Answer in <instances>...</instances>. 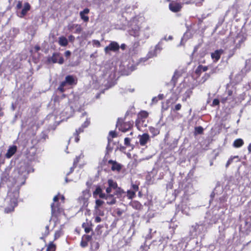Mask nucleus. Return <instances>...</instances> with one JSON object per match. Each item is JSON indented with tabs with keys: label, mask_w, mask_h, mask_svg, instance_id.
<instances>
[{
	"label": "nucleus",
	"mask_w": 251,
	"mask_h": 251,
	"mask_svg": "<svg viewBox=\"0 0 251 251\" xmlns=\"http://www.w3.org/2000/svg\"><path fill=\"white\" fill-rule=\"evenodd\" d=\"M9 168L6 169L2 174L1 179L2 182L9 181L13 184V188L9 191L6 201L9 206L5 208V212L8 213L12 212L17 206L18 198H19V191L20 187L24 185L25 181V176L23 174H20L19 170H15L11 177L9 176Z\"/></svg>",
	"instance_id": "1"
},
{
	"label": "nucleus",
	"mask_w": 251,
	"mask_h": 251,
	"mask_svg": "<svg viewBox=\"0 0 251 251\" xmlns=\"http://www.w3.org/2000/svg\"><path fill=\"white\" fill-rule=\"evenodd\" d=\"M162 49V48L159 43L158 44L155 46L153 49L149 51L146 57L141 58L140 61L144 62L150 58L156 56L157 54L160 52Z\"/></svg>",
	"instance_id": "2"
},
{
	"label": "nucleus",
	"mask_w": 251,
	"mask_h": 251,
	"mask_svg": "<svg viewBox=\"0 0 251 251\" xmlns=\"http://www.w3.org/2000/svg\"><path fill=\"white\" fill-rule=\"evenodd\" d=\"M148 116V113L145 111H141L138 114V118L136 121L135 124L139 129H140L141 125L143 124Z\"/></svg>",
	"instance_id": "3"
},
{
	"label": "nucleus",
	"mask_w": 251,
	"mask_h": 251,
	"mask_svg": "<svg viewBox=\"0 0 251 251\" xmlns=\"http://www.w3.org/2000/svg\"><path fill=\"white\" fill-rule=\"evenodd\" d=\"M108 185L111 188H112L115 195H117V197H119L123 193V191L118 187L117 183L112 179H108L107 181Z\"/></svg>",
	"instance_id": "4"
},
{
	"label": "nucleus",
	"mask_w": 251,
	"mask_h": 251,
	"mask_svg": "<svg viewBox=\"0 0 251 251\" xmlns=\"http://www.w3.org/2000/svg\"><path fill=\"white\" fill-rule=\"evenodd\" d=\"M79 121L82 123L81 127L79 128V133L83 131L84 128L88 126L90 124V119L88 118L86 112L82 113V116L79 118Z\"/></svg>",
	"instance_id": "5"
},
{
	"label": "nucleus",
	"mask_w": 251,
	"mask_h": 251,
	"mask_svg": "<svg viewBox=\"0 0 251 251\" xmlns=\"http://www.w3.org/2000/svg\"><path fill=\"white\" fill-rule=\"evenodd\" d=\"M119 48L120 46L118 43L112 41L108 46L104 48V51L106 53H107L109 51H117L119 50Z\"/></svg>",
	"instance_id": "6"
},
{
	"label": "nucleus",
	"mask_w": 251,
	"mask_h": 251,
	"mask_svg": "<svg viewBox=\"0 0 251 251\" xmlns=\"http://www.w3.org/2000/svg\"><path fill=\"white\" fill-rule=\"evenodd\" d=\"M48 61L49 63H58L60 64H63L64 59L62 57L60 56L58 53H54L52 56L50 57Z\"/></svg>",
	"instance_id": "7"
},
{
	"label": "nucleus",
	"mask_w": 251,
	"mask_h": 251,
	"mask_svg": "<svg viewBox=\"0 0 251 251\" xmlns=\"http://www.w3.org/2000/svg\"><path fill=\"white\" fill-rule=\"evenodd\" d=\"M204 229L202 225H199L196 224L192 226L191 232L194 234V236L198 235L203 231Z\"/></svg>",
	"instance_id": "8"
},
{
	"label": "nucleus",
	"mask_w": 251,
	"mask_h": 251,
	"mask_svg": "<svg viewBox=\"0 0 251 251\" xmlns=\"http://www.w3.org/2000/svg\"><path fill=\"white\" fill-rule=\"evenodd\" d=\"M224 53V50L222 49L216 50L214 52L211 53V57L213 61L216 62L218 61L221 57V55Z\"/></svg>",
	"instance_id": "9"
},
{
	"label": "nucleus",
	"mask_w": 251,
	"mask_h": 251,
	"mask_svg": "<svg viewBox=\"0 0 251 251\" xmlns=\"http://www.w3.org/2000/svg\"><path fill=\"white\" fill-rule=\"evenodd\" d=\"M115 196H117V195H115L114 193L111 194H106L105 195V198L103 199L107 201V203L108 204L112 205L116 202V197Z\"/></svg>",
	"instance_id": "10"
},
{
	"label": "nucleus",
	"mask_w": 251,
	"mask_h": 251,
	"mask_svg": "<svg viewBox=\"0 0 251 251\" xmlns=\"http://www.w3.org/2000/svg\"><path fill=\"white\" fill-rule=\"evenodd\" d=\"M51 207L52 214L56 217L58 216L59 214H61L63 212V209L58 206L57 203H52L51 205Z\"/></svg>",
	"instance_id": "11"
},
{
	"label": "nucleus",
	"mask_w": 251,
	"mask_h": 251,
	"mask_svg": "<svg viewBox=\"0 0 251 251\" xmlns=\"http://www.w3.org/2000/svg\"><path fill=\"white\" fill-rule=\"evenodd\" d=\"M181 8V4L177 2H172L169 4V8L170 10L174 12L179 11Z\"/></svg>",
	"instance_id": "12"
},
{
	"label": "nucleus",
	"mask_w": 251,
	"mask_h": 251,
	"mask_svg": "<svg viewBox=\"0 0 251 251\" xmlns=\"http://www.w3.org/2000/svg\"><path fill=\"white\" fill-rule=\"evenodd\" d=\"M30 4L28 2L25 3L22 11L20 12L17 13L18 16L20 18H23L26 14L27 12L30 10Z\"/></svg>",
	"instance_id": "13"
},
{
	"label": "nucleus",
	"mask_w": 251,
	"mask_h": 251,
	"mask_svg": "<svg viewBox=\"0 0 251 251\" xmlns=\"http://www.w3.org/2000/svg\"><path fill=\"white\" fill-rule=\"evenodd\" d=\"M149 140L150 136L148 133H144L139 136V143L140 145L142 146L146 145Z\"/></svg>",
	"instance_id": "14"
},
{
	"label": "nucleus",
	"mask_w": 251,
	"mask_h": 251,
	"mask_svg": "<svg viewBox=\"0 0 251 251\" xmlns=\"http://www.w3.org/2000/svg\"><path fill=\"white\" fill-rule=\"evenodd\" d=\"M17 148L16 146L13 145L10 146L6 153L5 154V157L7 158H11L16 152Z\"/></svg>",
	"instance_id": "15"
},
{
	"label": "nucleus",
	"mask_w": 251,
	"mask_h": 251,
	"mask_svg": "<svg viewBox=\"0 0 251 251\" xmlns=\"http://www.w3.org/2000/svg\"><path fill=\"white\" fill-rule=\"evenodd\" d=\"M108 163L112 165L111 170L113 171H116L119 172L122 168L121 165L117 163L116 161L110 160L108 161Z\"/></svg>",
	"instance_id": "16"
},
{
	"label": "nucleus",
	"mask_w": 251,
	"mask_h": 251,
	"mask_svg": "<svg viewBox=\"0 0 251 251\" xmlns=\"http://www.w3.org/2000/svg\"><path fill=\"white\" fill-rule=\"evenodd\" d=\"M89 11L90 10L88 8H85L79 13V16L81 19L85 22H87L89 21V18L87 16V14L89 13Z\"/></svg>",
	"instance_id": "17"
},
{
	"label": "nucleus",
	"mask_w": 251,
	"mask_h": 251,
	"mask_svg": "<svg viewBox=\"0 0 251 251\" xmlns=\"http://www.w3.org/2000/svg\"><path fill=\"white\" fill-rule=\"evenodd\" d=\"M65 81L67 84L74 85L76 84L77 80L72 75H67L65 77Z\"/></svg>",
	"instance_id": "18"
},
{
	"label": "nucleus",
	"mask_w": 251,
	"mask_h": 251,
	"mask_svg": "<svg viewBox=\"0 0 251 251\" xmlns=\"http://www.w3.org/2000/svg\"><path fill=\"white\" fill-rule=\"evenodd\" d=\"M105 194L102 193V190L100 187H97L96 190L93 192V196L95 198H96L97 195H99L100 198L103 199L105 198Z\"/></svg>",
	"instance_id": "19"
},
{
	"label": "nucleus",
	"mask_w": 251,
	"mask_h": 251,
	"mask_svg": "<svg viewBox=\"0 0 251 251\" xmlns=\"http://www.w3.org/2000/svg\"><path fill=\"white\" fill-rule=\"evenodd\" d=\"M244 41V39L243 37L241 36H237L234 39V43L235 44V48H239L242 43Z\"/></svg>",
	"instance_id": "20"
},
{
	"label": "nucleus",
	"mask_w": 251,
	"mask_h": 251,
	"mask_svg": "<svg viewBox=\"0 0 251 251\" xmlns=\"http://www.w3.org/2000/svg\"><path fill=\"white\" fill-rule=\"evenodd\" d=\"M182 213L187 216L190 215V208L185 204L182 203L181 206Z\"/></svg>",
	"instance_id": "21"
},
{
	"label": "nucleus",
	"mask_w": 251,
	"mask_h": 251,
	"mask_svg": "<svg viewBox=\"0 0 251 251\" xmlns=\"http://www.w3.org/2000/svg\"><path fill=\"white\" fill-rule=\"evenodd\" d=\"M243 144H244L243 140L241 138H239V139H236L234 141L233 144V146L234 148H238L242 147L243 145Z\"/></svg>",
	"instance_id": "22"
},
{
	"label": "nucleus",
	"mask_w": 251,
	"mask_h": 251,
	"mask_svg": "<svg viewBox=\"0 0 251 251\" xmlns=\"http://www.w3.org/2000/svg\"><path fill=\"white\" fill-rule=\"evenodd\" d=\"M82 227L84 229L85 232L87 233H89L92 230L91 225L88 222L84 223L82 225Z\"/></svg>",
	"instance_id": "23"
},
{
	"label": "nucleus",
	"mask_w": 251,
	"mask_h": 251,
	"mask_svg": "<svg viewBox=\"0 0 251 251\" xmlns=\"http://www.w3.org/2000/svg\"><path fill=\"white\" fill-rule=\"evenodd\" d=\"M150 132L152 134V137L157 136L159 134L160 130L157 128L151 126L149 128Z\"/></svg>",
	"instance_id": "24"
},
{
	"label": "nucleus",
	"mask_w": 251,
	"mask_h": 251,
	"mask_svg": "<svg viewBox=\"0 0 251 251\" xmlns=\"http://www.w3.org/2000/svg\"><path fill=\"white\" fill-rule=\"evenodd\" d=\"M58 43L61 46H66L68 44V40L64 36H61L59 38Z\"/></svg>",
	"instance_id": "25"
},
{
	"label": "nucleus",
	"mask_w": 251,
	"mask_h": 251,
	"mask_svg": "<svg viewBox=\"0 0 251 251\" xmlns=\"http://www.w3.org/2000/svg\"><path fill=\"white\" fill-rule=\"evenodd\" d=\"M130 205L135 209H140L142 206L141 204L137 201H132Z\"/></svg>",
	"instance_id": "26"
},
{
	"label": "nucleus",
	"mask_w": 251,
	"mask_h": 251,
	"mask_svg": "<svg viewBox=\"0 0 251 251\" xmlns=\"http://www.w3.org/2000/svg\"><path fill=\"white\" fill-rule=\"evenodd\" d=\"M103 208H95L94 213L96 216H103L104 214Z\"/></svg>",
	"instance_id": "27"
},
{
	"label": "nucleus",
	"mask_w": 251,
	"mask_h": 251,
	"mask_svg": "<svg viewBox=\"0 0 251 251\" xmlns=\"http://www.w3.org/2000/svg\"><path fill=\"white\" fill-rule=\"evenodd\" d=\"M104 203V201L99 199L96 200L94 208H103V205Z\"/></svg>",
	"instance_id": "28"
},
{
	"label": "nucleus",
	"mask_w": 251,
	"mask_h": 251,
	"mask_svg": "<svg viewBox=\"0 0 251 251\" xmlns=\"http://www.w3.org/2000/svg\"><path fill=\"white\" fill-rule=\"evenodd\" d=\"M55 245L52 242H50L47 247L46 251H55Z\"/></svg>",
	"instance_id": "29"
},
{
	"label": "nucleus",
	"mask_w": 251,
	"mask_h": 251,
	"mask_svg": "<svg viewBox=\"0 0 251 251\" xmlns=\"http://www.w3.org/2000/svg\"><path fill=\"white\" fill-rule=\"evenodd\" d=\"M208 67L207 66H203L202 65H200L197 69L196 72L198 73V72H205L207 70Z\"/></svg>",
	"instance_id": "30"
},
{
	"label": "nucleus",
	"mask_w": 251,
	"mask_h": 251,
	"mask_svg": "<svg viewBox=\"0 0 251 251\" xmlns=\"http://www.w3.org/2000/svg\"><path fill=\"white\" fill-rule=\"evenodd\" d=\"M63 234L62 231L61 229H59L55 231L54 236V240H55L57 239L58 238L60 237V236Z\"/></svg>",
	"instance_id": "31"
},
{
	"label": "nucleus",
	"mask_w": 251,
	"mask_h": 251,
	"mask_svg": "<svg viewBox=\"0 0 251 251\" xmlns=\"http://www.w3.org/2000/svg\"><path fill=\"white\" fill-rule=\"evenodd\" d=\"M135 195V192L132 190H128L127 192V197L129 199H132Z\"/></svg>",
	"instance_id": "32"
},
{
	"label": "nucleus",
	"mask_w": 251,
	"mask_h": 251,
	"mask_svg": "<svg viewBox=\"0 0 251 251\" xmlns=\"http://www.w3.org/2000/svg\"><path fill=\"white\" fill-rule=\"evenodd\" d=\"M238 158V156H233V157H231L227 161V162H226V168H227L229 165L230 164H231V163L233 162V160L234 158Z\"/></svg>",
	"instance_id": "33"
},
{
	"label": "nucleus",
	"mask_w": 251,
	"mask_h": 251,
	"mask_svg": "<svg viewBox=\"0 0 251 251\" xmlns=\"http://www.w3.org/2000/svg\"><path fill=\"white\" fill-rule=\"evenodd\" d=\"M93 45L94 46H95L97 48L100 47V43L99 41L97 40H94L92 41Z\"/></svg>",
	"instance_id": "34"
},
{
	"label": "nucleus",
	"mask_w": 251,
	"mask_h": 251,
	"mask_svg": "<svg viewBox=\"0 0 251 251\" xmlns=\"http://www.w3.org/2000/svg\"><path fill=\"white\" fill-rule=\"evenodd\" d=\"M82 239L87 242H88L91 240L92 236L91 235H84L82 237Z\"/></svg>",
	"instance_id": "35"
},
{
	"label": "nucleus",
	"mask_w": 251,
	"mask_h": 251,
	"mask_svg": "<svg viewBox=\"0 0 251 251\" xmlns=\"http://www.w3.org/2000/svg\"><path fill=\"white\" fill-rule=\"evenodd\" d=\"M83 195L84 196V199L87 200L90 197V193L88 191L86 190L83 192Z\"/></svg>",
	"instance_id": "36"
},
{
	"label": "nucleus",
	"mask_w": 251,
	"mask_h": 251,
	"mask_svg": "<svg viewBox=\"0 0 251 251\" xmlns=\"http://www.w3.org/2000/svg\"><path fill=\"white\" fill-rule=\"evenodd\" d=\"M106 194H111V193H112V194H113V190L112 188H111L109 186H108V187H107L106 188Z\"/></svg>",
	"instance_id": "37"
},
{
	"label": "nucleus",
	"mask_w": 251,
	"mask_h": 251,
	"mask_svg": "<svg viewBox=\"0 0 251 251\" xmlns=\"http://www.w3.org/2000/svg\"><path fill=\"white\" fill-rule=\"evenodd\" d=\"M195 130L198 133L201 134L203 131V128L201 126H198L195 128Z\"/></svg>",
	"instance_id": "38"
},
{
	"label": "nucleus",
	"mask_w": 251,
	"mask_h": 251,
	"mask_svg": "<svg viewBox=\"0 0 251 251\" xmlns=\"http://www.w3.org/2000/svg\"><path fill=\"white\" fill-rule=\"evenodd\" d=\"M152 231V229H151V228L149 229V231L150 234H149L146 236V238L147 239H150L151 238Z\"/></svg>",
	"instance_id": "39"
},
{
	"label": "nucleus",
	"mask_w": 251,
	"mask_h": 251,
	"mask_svg": "<svg viewBox=\"0 0 251 251\" xmlns=\"http://www.w3.org/2000/svg\"><path fill=\"white\" fill-rule=\"evenodd\" d=\"M219 100H218V99H214L213 100V102H212V105L213 106H216V105H218L219 104Z\"/></svg>",
	"instance_id": "40"
},
{
	"label": "nucleus",
	"mask_w": 251,
	"mask_h": 251,
	"mask_svg": "<svg viewBox=\"0 0 251 251\" xmlns=\"http://www.w3.org/2000/svg\"><path fill=\"white\" fill-rule=\"evenodd\" d=\"M22 7V2L19 1L16 5V9L17 10L20 9Z\"/></svg>",
	"instance_id": "41"
},
{
	"label": "nucleus",
	"mask_w": 251,
	"mask_h": 251,
	"mask_svg": "<svg viewBox=\"0 0 251 251\" xmlns=\"http://www.w3.org/2000/svg\"><path fill=\"white\" fill-rule=\"evenodd\" d=\"M132 191H133L135 192H136L138 190V185H137L136 184H132Z\"/></svg>",
	"instance_id": "42"
},
{
	"label": "nucleus",
	"mask_w": 251,
	"mask_h": 251,
	"mask_svg": "<svg viewBox=\"0 0 251 251\" xmlns=\"http://www.w3.org/2000/svg\"><path fill=\"white\" fill-rule=\"evenodd\" d=\"M124 141H125V144L126 146L129 145V144H130V139L129 138H127V137L125 138V140H124Z\"/></svg>",
	"instance_id": "43"
},
{
	"label": "nucleus",
	"mask_w": 251,
	"mask_h": 251,
	"mask_svg": "<svg viewBox=\"0 0 251 251\" xmlns=\"http://www.w3.org/2000/svg\"><path fill=\"white\" fill-rule=\"evenodd\" d=\"M192 91L191 90H188L185 92V96L187 98H189L192 94Z\"/></svg>",
	"instance_id": "44"
},
{
	"label": "nucleus",
	"mask_w": 251,
	"mask_h": 251,
	"mask_svg": "<svg viewBox=\"0 0 251 251\" xmlns=\"http://www.w3.org/2000/svg\"><path fill=\"white\" fill-rule=\"evenodd\" d=\"M87 241H85L84 240H83L82 239L81 242V245L83 247H85L87 245Z\"/></svg>",
	"instance_id": "45"
},
{
	"label": "nucleus",
	"mask_w": 251,
	"mask_h": 251,
	"mask_svg": "<svg viewBox=\"0 0 251 251\" xmlns=\"http://www.w3.org/2000/svg\"><path fill=\"white\" fill-rule=\"evenodd\" d=\"M117 127L119 128V129L120 130H122L123 132H126L127 130V129L125 128H123V126H119L118 125H117Z\"/></svg>",
	"instance_id": "46"
},
{
	"label": "nucleus",
	"mask_w": 251,
	"mask_h": 251,
	"mask_svg": "<svg viewBox=\"0 0 251 251\" xmlns=\"http://www.w3.org/2000/svg\"><path fill=\"white\" fill-rule=\"evenodd\" d=\"M181 105L179 103H178L176 105L175 109L176 110H179L181 109Z\"/></svg>",
	"instance_id": "47"
},
{
	"label": "nucleus",
	"mask_w": 251,
	"mask_h": 251,
	"mask_svg": "<svg viewBox=\"0 0 251 251\" xmlns=\"http://www.w3.org/2000/svg\"><path fill=\"white\" fill-rule=\"evenodd\" d=\"M101 221V218H100V216H97L96 217L95 219V221L96 223H100Z\"/></svg>",
	"instance_id": "48"
},
{
	"label": "nucleus",
	"mask_w": 251,
	"mask_h": 251,
	"mask_svg": "<svg viewBox=\"0 0 251 251\" xmlns=\"http://www.w3.org/2000/svg\"><path fill=\"white\" fill-rule=\"evenodd\" d=\"M109 135L112 137H115L116 136V132L114 131H111L109 132Z\"/></svg>",
	"instance_id": "49"
},
{
	"label": "nucleus",
	"mask_w": 251,
	"mask_h": 251,
	"mask_svg": "<svg viewBox=\"0 0 251 251\" xmlns=\"http://www.w3.org/2000/svg\"><path fill=\"white\" fill-rule=\"evenodd\" d=\"M58 90L60 91L61 92H63L65 91V88L64 87H62V86H61L60 85H59V86L58 87Z\"/></svg>",
	"instance_id": "50"
},
{
	"label": "nucleus",
	"mask_w": 251,
	"mask_h": 251,
	"mask_svg": "<svg viewBox=\"0 0 251 251\" xmlns=\"http://www.w3.org/2000/svg\"><path fill=\"white\" fill-rule=\"evenodd\" d=\"M77 130H76V134L75 135V142H77V141L78 140V135L77 134Z\"/></svg>",
	"instance_id": "51"
},
{
	"label": "nucleus",
	"mask_w": 251,
	"mask_h": 251,
	"mask_svg": "<svg viewBox=\"0 0 251 251\" xmlns=\"http://www.w3.org/2000/svg\"><path fill=\"white\" fill-rule=\"evenodd\" d=\"M157 99L158 100H162L163 99V98H164V95L163 94H159L157 97Z\"/></svg>",
	"instance_id": "52"
},
{
	"label": "nucleus",
	"mask_w": 251,
	"mask_h": 251,
	"mask_svg": "<svg viewBox=\"0 0 251 251\" xmlns=\"http://www.w3.org/2000/svg\"><path fill=\"white\" fill-rule=\"evenodd\" d=\"M71 54V52L69 50H67L65 52V55L66 56V57H68Z\"/></svg>",
	"instance_id": "53"
},
{
	"label": "nucleus",
	"mask_w": 251,
	"mask_h": 251,
	"mask_svg": "<svg viewBox=\"0 0 251 251\" xmlns=\"http://www.w3.org/2000/svg\"><path fill=\"white\" fill-rule=\"evenodd\" d=\"M4 115V113L2 111V108L0 106V117L3 116Z\"/></svg>",
	"instance_id": "54"
},
{
	"label": "nucleus",
	"mask_w": 251,
	"mask_h": 251,
	"mask_svg": "<svg viewBox=\"0 0 251 251\" xmlns=\"http://www.w3.org/2000/svg\"><path fill=\"white\" fill-rule=\"evenodd\" d=\"M67 83L66 82V81L65 80L64 81H63L61 82V83L60 84V85L62 86V87H65L66 86V85H67Z\"/></svg>",
	"instance_id": "55"
},
{
	"label": "nucleus",
	"mask_w": 251,
	"mask_h": 251,
	"mask_svg": "<svg viewBox=\"0 0 251 251\" xmlns=\"http://www.w3.org/2000/svg\"><path fill=\"white\" fill-rule=\"evenodd\" d=\"M158 99H157V97H154L152 99V102H154V103L158 101Z\"/></svg>",
	"instance_id": "56"
},
{
	"label": "nucleus",
	"mask_w": 251,
	"mask_h": 251,
	"mask_svg": "<svg viewBox=\"0 0 251 251\" xmlns=\"http://www.w3.org/2000/svg\"><path fill=\"white\" fill-rule=\"evenodd\" d=\"M58 199H59V198H58V196H55V197H54V198H53V201H54V202H56V201H58Z\"/></svg>",
	"instance_id": "57"
},
{
	"label": "nucleus",
	"mask_w": 251,
	"mask_h": 251,
	"mask_svg": "<svg viewBox=\"0 0 251 251\" xmlns=\"http://www.w3.org/2000/svg\"><path fill=\"white\" fill-rule=\"evenodd\" d=\"M126 45L125 44H123L121 45V48L123 50H124L125 49H126Z\"/></svg>",
	"instance_id": "58"
},
{
	"label": "nucleus",
	"mask_w": 251,
	"mask_h": 251,
	"mask_svg": "<svg viewBox=\"0 0 251 251\" xmlns=\"http://www.w3.org/2000/svg\"><path fill=\"white\" fill-rule=\"evenodd\" d=\"M248 150L250 152H251V143L249 144Z\"/></svg>",
	"instance_id": "59"
},
{
	"label": "nucleus",
	"mask_w": 251,
	"mask_h": 251,
	"mask_svg": "<svg viewBox=\"0 0 251 251\" xmlns=\"http://www.w3.org/2000/svg\"><path fill=\"white\" fill-rule=\"evenodd\" d=\"M173 39V37L171 35H170L167 39L165 38V39L166 40H171Z\"/></svg>",
	"instance_id": "60"
},
{
	"label": "nucleus",
	"mask_w": 251,
	"mask_h": 251,
	"mask_svg": "<svg viewBox=\"0 0 251 251\" xmlns=\"http://www.w3.org/2000/svg\"><path fill=\"white\" fill-rule=\"evenodd\" d=\"M35 50H36L37 51H38V50H40V47H39V46H36V47H35Z\"/></svg>",
	"instance_id": "61"
},
{
	"label": "nucleus",
	"mask_w": 251,
	"mask_h": 251,
	"mask_svg": "<svg viewBox=\"0 0 251 251\" xmlns=\"http://www.w3.org/2000/svg\"><path fill=\"white\" fill-rule=\"evenodd\" d=\"M46 229H47V234H48V233H49V231H48L49 227H48V226H46Z\"/></svg>",
	"instance_id": "62"
},
{
	"label": "nucleus",
	"mask_w": 251,
	"mask_h": 251,
	"mask_svg": "<svg viewBox=\"0 0 251 251\" xmlns=\"http://www.w3.org/2000/svg\"><path fill=\"white\" fill-rule=\"evenodd\" d=\"M61 198L62 200V201H64V197L63 196H61Z\"/></svg>",
	"instance_id": "63"
},
{
	"label": "nucleus",
	"mask_w": 251,
	"mask_h": 251,
	"mask_svg": "<svg viewBox=\"0 0 251 251\" xmlns=\"http://www.w3.org/2000/svg\"><path fill=\"white\" fill-rule=\"evenodd\" d=\"M76 161L75 160V161H74V165H76Z\"/></svg>",
	"instance_id": "64"
}]
</instances>
